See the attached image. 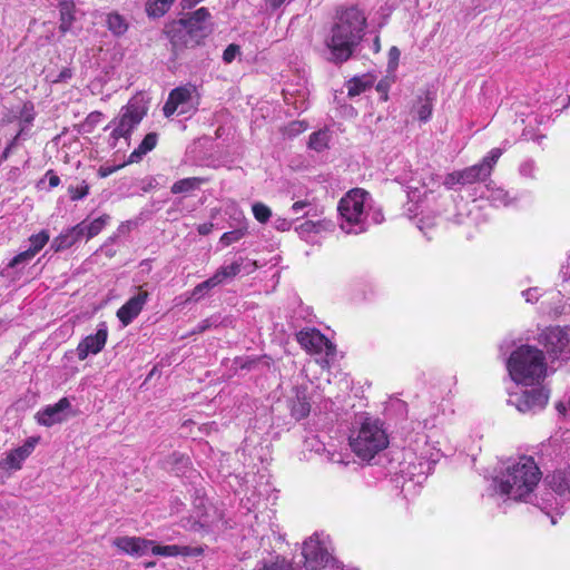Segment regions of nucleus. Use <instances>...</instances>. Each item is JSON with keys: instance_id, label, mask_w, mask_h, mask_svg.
<instances>
[{"instance_id": "nucleus-1", "label": "nucleus", "mask_w": 570, "mask_h": 570, "mask_svg": "<svg viewBox=\"0 0 570 570\" xmlns=\"http://www.w3.org/2000/svg\"><path fill=\"white\" fill-rule=\"evenodd\" d=\"M366 28V18L356 7L336 12L330 36L325 40L335 63L346 62L361 43Z\"/></svg>"}, {"instance_id": "nucleus-2", "label": "nucleus", "mask_w": 570, "mask_h": 570, "mask_svg": "<svg viewBox=\"0 0 570 570\" xmlns=\"http://www.w3.org/2000/svg\"><path fill=\"white\" fill-rule=\"evenodd\" d=\"M540 479L541 472L534 460L531 456H522L519 462L507 469L499 483V491L514 500H521L535 489Z\"/></svg>"}, {"instance_id": "nucleus-3", "label": "nucleus", "mask_w": 570, "mask_h": 570, "mask_svg": "<svg viewBox=\"0 0 570 570\" xmlns=\"http://www.w3.org/2000/svg\"><path fill=\"white\" fill-rule=\"evenodd\" d=\"M507 366L511 379L518 384L539 382L547 373L543 351L531 345H521L514 350Z\"/></svg>"}, {"instance_id": "nucleus-4", "label": "nucleus", "mask_w": 570, "mask_h": 570, "mask_svg": "<svg viewBox=\"0 0 570 570\" xmlns=\"http://www.w3.org/2000/svg\"><path fill=\"white\" fill-rule=\"evenodd\" d=\"M350 445L357 458L371 461L389 445V436L377 420L366 417L350 436Z\"/></svg>"}, {"instance_id": "nucleus-5", "label": "nucleus", "mask_w": 570, "mask_h": 570, "mask_svg": "<svg viewBox=\"0 0 570 570\" xmlns=\"http://www.w3.org/2000/svg\"><path fill=\"white\" fill-rule=\"evenodd\" d=\"M147 112V106L137 99H130L127 105L122 106L119 116L112 120L115 126L110 138L114 140V145L121 138L130 140L131 134Z\"/></svg>"}, {"instance_id": "nucleus-6", "label": "nucleus", "mask_w": 570, "mask_h": 570, "mask_svg": "<svg viewBox=\"0 0 570 570\" xmlns=\"http://www.w3.org/2000/svg\"><path fill=\"white\" fill-rule=\"evenodd\" d=\"M296 341L299 346L308 354H323L325 357L321 362L323 368H330V362L336 356V345L331 342L320 330L315 327H305L296 333Z\"/></svg>"}, {"instance_id": "nucleus-7", "label": "nucleus", "mask_w": 570, "mask_h": 570, "mask_svg": "<svg viewBox=\"0 0 570 570\" xmlns=\"http://www.w3.org/2000/svg\"><path fill=\"white\" fill-rule=\"evenodd\" d=\"M538 342L550 358H570V326H548L539 333Z\"/></svg>"}, {"instance_id": "nucleus-8", "label": "nucleus", "mask_w": 570, "mask_h": 570, "mask_svg": "<svg viewBox=\"0 0 570 570\" xmlns=\"http://www.w3.org/2000/svg\"><path fill=\"white\" fill-rule=\"evenodd\" d=\"M368 195V191L363 188H353L341 198L337 209L348 224L357 225L363 222L365 200Z\"/></svg>"}, {"instance_id": "nucleus-9", "label": "nucleus", "mask_w": 570, "mask_h": 570, "mask_svg": "<svg viewBox=\"0 0 570 570\" xmlns=\"http://www.w3.org/2000/svg\"><path fill=\"white\" fill-rule=\"evenodd\" d=\"M165 33L169 38L175 57H177L184 49L194 48L202 42V39L191 35L186 28H184L183 22H177L176 20L166 26Z\"/></svg>"}, {"instance_id": "nucleus-10", "label": "nucleus", "mask_w": 570, "mask_h": 570, "mask_svg": "<svg viewBox=\"0 0 570 570\" xmlns=\"http://www.w3.org/2000/svg\"><path fill=\"white\" fill-rule=\"evenodd\" d=\"M302 554L304 557V566L307 570H320L324 568L330 560L326 548L316 535H312L304 541Z\"/></svg>"}, {"instance_id": "nucleus-11", "label": "nucleus", "mask_w": 570, "mask_h": 570, "mask_svg": "<svg viewBox=\"0 0 570 570\" xmlns=\"http://www.w3.org/2000/svg\"><path fill=\"white\" fill-rule=\"evenodd\" d=\"M108 340V330L105 323L100 325L95 334L87 335L79 342L76 348L79 361H85L90 354L101 352Z\"/></svg>"}, {"instance_id": "nucleus-12", "label": "nucleus", "mask_w": 570, "mask_h": 570, "mask_svg": "<svg viewBox=\"0 0 570 570\" xmlns=\"http://www.w3.org/2000/svg\"><path fill=\"white\" fill-rule=\"evenodd\" d=\"M549 401V392L543 387H534L523 391L515 400V406L521 413L542 410Z\"/></svg>"}, {"instance_id": "nucleus-13", "label": "nucleus", "mask_w": 570, "mask_h": 570, "mask_svg": "<svg viewBox=\"0 0 570 570\" xmlns=\"http://www.w3.org/2000/svg\"><path fill=\"white\" fill-rule=\"evenodd\" d=\"M148 297L149 293L139 286L138 293L118 308L116 315L124 326L129 325L140 314Z\"/></svg>"}, {"instance_id": "nucleus-14", "label": "nucleus", "mask_w": 570, "mask_h": 570, "mask_svg": "<svg viewBox=\"0 0 570 570\" xmlns=\"http://www.w3.org/2000/svg\"><path fill=\"white\" fill-rule=\"evenodd\" d=\"M196 90L195 86L185 85L174 88L163 107V112L166 118H170L179 108L190 101L193 92Z\"/></svg>"}, {"instance_id": "nucleus-15", "label": "nucleus", "mask_w": 570, "mask_h": 570, "mask_svg": "<svg viewBox=\"0 0 570 570\" xmlns=\"http://www.w3.org/2000/svg\"><path fill=\"white\" fill-rule=\"evenodd\" d=\"M39 438H29L23 445L9 451L2 461V465L7 470H20L22 462L33 452Z\"/></svg>"}, {"instance_id": "nucleus-16", "label": "nucleus", "mask_w": 570, "mask_h": 570, "mask_svg": "<svg viewBox=\"0 0 570 570\" xmlns=\"http://www.w3.org/2000/svg\"><path fill=\"white\" fill-rule=\"evenodd\" d=\"M153 540H148L141 537H118L114 540V546L122 552L140 557L146 554L150 550Z\"/></svg>"}, {"instance_id": "nucleus-17", "label": "nucleus", "mask_w": 570, "mask_h": 570, "mask_svg": "<svg viewBox=\"0 0 570 570\" xmlns=\"http://www.w3.org/2000/svg\"><path fill=\"white\" fill-rule=\"evenodd\" d=\"M70 401L67 397L60 399L56 404L48 405L36 415L39 424L52 426L63 421L62 411L70 407Z\"/></svg>"}, {"instance_id": "nucleus-18", "label": "nucleus", "mask_w": 570, "mask_h": 570, "mask_svg": "<svg viewBox=\"0 0 570 570\" xmlns=\"http://www.w3.org/2000/svg\"><path fill=\"white\" fill-rule=\"evenodd\" d=\"M210 17V13L207 8L202 7L190 13L187 18H181L176 20L177 22H183L184 28H186L191 35L198 37L199 39H204L206 37L205 33V22Z\"/></svg>"}, {"instance_id": "nucleus-19", "label": "nucleus", "mask_w": 570, "mask_h": 570, "mask_svg": "<svg viewBox=\"0 0 570 570\" xmlns=\"http://www.w3.org/2000/svg\"><path fill=\"white\" fill-rule=\"evenodd\" d=\"M158 139H159V136L157 132H148L142 138V140L140 141L138 147L130 153V155L127 159V164L139 163L146 154H148L149 151H151L156 148V146L158 144Z\"/></svg>"}, {"instance_id": "nucleus-20", "label": "nucleus", "mask_w": 570, "mask_h": 570, "mask_svg": "<svg viewBox=\"0 0 570 570\" xmlns=\"http://www.w3.org/2000/svg\"><path fill=\"white\" fill-rule=\"evenodd\" d=\"M547 481L558 494L570 493V469L554 471L547 476Z\"/></svg>"}, {"instance_id": "nucleus-21", "label": "nucleus", "mask_w": 570, "mask_h": 570, "mask_svg": "<svg viewBox=\"0 0 570 570\" xmlns=\"http://www.w3.org/2000/svg\"><path fill=\"white\" fill-rule=\"evenodd\" d=\"M106 27L117 38L122 37L129 29L128 19L118 11H111L106 14Z\"/></svg>"}, {"instance_id": "nucleus-22", "label": "nucleus", "mask_w": 570, "mask_h": 570, "mask_svg": "<svg viewBox=\"0 0 570 570\" xmlns=\"http://www.w3.org/2000/svg\"><path fill=\"white\" fill-rule=\"evenodd\" d=\"M433 96L430 91H425L423 96H419L416 102L412 107V111L417 115L420 121L430 120L433 111Z\"/></svg>"}, {"instance_id": "nucleus-23", "label": "nucleus", "mask_w": 570, "mask_h": 570, "mask_svg": "<svg viewBox=\"0 0 570 570\" xmlns=\"http://www.w3.org/2000/svg\"><path fill=\"white\" fill-rule=\"evenodd\" d=\"M60 24L59 29L62 33L70 30L76 20V4L73 0H61L59 2Z\"/></svg>"}, {"instance_id": "nucleus-24", "label": "nucleus", "mask_w": 570, "mask_h": 570, "mask_svg": "<svg viewBox=\"0 0 570 570\" xmlns=\"http://www.w3.org/2000/svg\"><path fill=\"white\" fill-rule=\"evenodd\" d=\"M461 173L462 185H471L476 181H484L489 178V169L484 165L466 167Z\"/></svg>"}, {"instance_id": "nucleus-25", "label": "nucleus", "mask_w": 570, "mask_h": 570, "mask_svg": "<svg viewBox=\"0 0 570 570\" xmlns=\"http://www.w3.org/2000/svg\"><path fill=\"white\" fill-rule=\"evenodd\" d=\"M374 77L371 75H363L361 77H353L346 83L347 95L355 97L371 88L374 83Z\"/></svg>"}, {"instance_id": "nucleus-26", "label": "nucleus", "mask_w": 570, "mask_h": 570, "mask_svg": "<svg viewBox=\"0 0 570 570\" xmlns=\"http://www.w3.org/2000/svg\"><path fill=\"white\" fill-rule=\"evenodd\" d=\"M208 178L205 177H188L183 178L174 183L170 187V191L174 195L189 193L199 188L200 185L206 184Z\"/></svg>"}, {"instance_id": "nucleus-27", "label": "nucleus", "mask_w": 570, "mask_h": 570, "mask_svg": "<svg viewBox=\"0 0 570 570\" xmlns=\"http://www.w3.org/2000/svg\"><path fill=\"white\" fill-rule=\"evenodd\" d=\"M240 271L242 262L236 261L229 265L220 266L210 278L215 282V285L218 286L226 279L237 276Z\"/></svg>"}, {"instance_id": "nucleus-28", "label": "nucleus", "mask_w": 570, "mask_h": 570, "mask_svg": "<svg viewBox=\"0 0 570 570\" xmlns=\"http://www.w3.org/2000/svg\"><path fill=\"white\" fill-rule=\"evenodd\" d=\"M175 1L176 0H148L145 7L146 13L150 18H160L169 11Z\"/></svg>"}, {"instance_id": "nucleus-29", "label": "nucleus", "mask_w": 570, "mask_h": 570, "mask_svg": "<svg viewBox=\"0 0 570 570\" xmlns=\"http://www.w3.org/2000/svg\"><path fill=\"white\" fill-rule=\"evenodd\" d=\"M311 412V404L305 394L297 395L291 406L292 416L296 420H302L308 416Z\"/></svg>"}, {"instance_id": "nucleus-30", "label": "nucleus", "mask_w": 570, "mask_h": 570, "mask_svg": "<svg viewBox=\"0 0 570 570\" xmlns=\"http://www.w3.org/2000/svg\"><path fill=\"white\" fill-rule=\"evenodd\" d=\"M216 287L215 282L209 277L208 279L197 284L193 291L190 292L189 297L186 302H199L203 297H205L210 289Z\"/></svg>"}, {"instance_id": "nucleus-31", "label": "nucleus", "mask_w": 570, "mask_h": 570, "mask_svg": "<svg viewBox=\"0 0 570 570\" xmlns=\"http://www.w3.org/2000/svg\"><path fill=\"white\" fill-rule=\"evenodd\" d=\"M262 570H297L291 560L283 556H276L269 561L263 563Z\"/></svg>"}, {"instance_id": "nucleus-32", "label": "nucleus", "mask_w": 570, "mask_h": 570, "mask_svg": "<svg viewBox=\"0 0 570 570\" xmlns=\"http://www.w3.org/2000/svg\"><path fill=\"white\" fill-rule=\"evenodd\" d=\"M330 136L326 130L313 132L308 139V147L316 151H323L328 147Z\"/></svg>"}, {"instance_id": "nucleus-33", "label": "nucleus", "mask_w": 570, "mask_h": 570, "mask_svg": "<svg viewBox=\"0 0 570 570\" xmlns=\"http://www.w3.org/2000/svg\"><path fill=\"white\" fill-rule=\"evenodd\" d=\"M50 235L48 230H41L29 237L30 247L28 248L36 256L49 242Z\"/></svg>"}, {"instance_id": "nucleus-34", "label": "nucleus", "mask_w": 570, "mask_h": 570, "mask_svg": "<svg viewBox=\"0 0 570 570\" xmlns=\"http://www.w3.org/2000/svg\"><path fill=\"white\" fill-rule=\"evenodd\" d=\"M150 551L153 554L163 556V557H176L181 556V547L171 544V546H160L153 541L150 544Z\"/></svg>"}, {"instance_id": "nucleus-35", "label": "nucleus", "mask_w": 570, "mask_h": 570, "mask_svg": "<svg viewBox=\"0 0 570 570\" xmlns=\"http://www.w3.org/2000/svg\"><path fill=\"white\" fill-rule=\"evenodd\" d=\"M110 219V216L107 214L101 215L100 217L94 219L87 227H86V236L88 239L97 236L106 226L108 220Z\"/></svg>"}, {"instance_id": "nucleus-36", "label": "nucleus", "mask_w": 570, "mask_h": 570, "mask_svg": "<svg viewBox=\"0 0 570 570\" xmlns=\"http://www.w3.org/2000/svg\"><path fill=\"white\" fill-rule=\"evenodd\" d=\"M308 128V125L306 121H303V120H295V121H292L289 122L285 129H284V134L289 137V138H293V137H296L298 136L299 134L304 132L305 130H307Z\"/></svg>"}, {"instance_id": "nucleus-37", "label": "nucleus", "mask_w": 570, "mask_h": 570, "mask_svg": "<svg viewBox=\"0 0 570 570\" xmlns=\"http://www.w3.org/2000/svg\"><path fill=\"white\" fill-rule=\"evenodd\" d=\"M252 209L255 219L259 223H266L272 216L269 207H267L263 203L254 204Z\"/></svg>"}, {"instance_id": "nucleus-38", "label": "nucleus", "mask_w": 570, "mask_h": 570, "mask_svg": "<svg viewBox=\"0 0 570 570\" xmlns=\"http://www.w3.org/2000/svg\"><path fill=\"white\" fill-rule=\"evenodd\" d=\"M89 185L83 180L80 186H69L68 193L72 202L85 198L89 194Z\"/></svg>"}, {"instance_id": "nucleus-39", "label": "nucleus", "mask_w": 570, "mask_h": 570, "mask_svg": "<svg viewBox=\"0 0 570 570\" xmlns=\"http://www.w3.org/2000/svg\"><path fill=\"white\" fill-rule=\"evenodd\" d=\"M501 156H502V149L493 148L490 150L489 155L485 156L482 159V161L479 164V165H484L489 169V177L491 176L492 169Z\"/></svg>"}, {"instance_id": "nucleus-40", "label": "nucleus", "mask_w": 570, "mask_h": 570, "mask_svg": "<svg viewBox=\"0 0 570 570\" xmlns=\"http://www.w3.org/2000/svg\"><path fill=\"white\" fill-rule=\"evenodd\" d=\"M33 257H35V255L32 254V252H30L29 249L23 250V252L19 253L18 255H16L8 263V267L14 268V267L19 266L20 264L30 262Z\"/></svg>"}, {"instance_id": "nucleus-41", "label": "nucleus", "mask_w": 570, "mask_h": 570, "mask_svg": "<svg viewBox=\"0 0 570 570\" xmlns=\"http://www.w3.org/2000/svg\"><path fill=\"white\" fill-rule=\"evenodd\" d=\"M244 236V232L240 229L226 232L220 237V243L225 246H229L233 243L238 242Z\"/></svg>"}, {"instance_id": "nucleus-42", "label": "nucleus", "mask_w": 570, "mask_h": 570, "mask_svg": "<svg viewBox=\"0 0 570 570\" xmlns=\"http://www.w3.org/2000/svg\"><path fill=\"white\" fill-rule=\"evenodd\" d=\"M73 244V240L68 235H60L59 237L55 238L52 242V247L56 252L66 249L70 247Z\"/></svg>"}, {"instance_id": "nucleus-43", "label": "nucleus", "mask_w": 570, "mask_h": 570, "mask_svg": "<svg viewBox=\"0 0 570 570\" xmlns=\"http://www.w3.org/2000/svg\"><path fill=\"white\" fill-rule=\"evenodd\" d=\"M443 184H444V186L448 189H452L453 186L456 185V184H461L462 185V179H461L460 170H455V171L449 173L445 176Z\"/></svg>"}, {"instance_id": "nucleus-44", "label": "nucleus", "mask_w": 570, "mask_h": 570, "mask_svg": "<svg viewBox=\"0 0 570 570\" xmlns=\"http://www.w3.org/2000/svg\"><path fill=\"white\" fill-rule=\"evenodd\" d=\"M401 51L397 47L393 46L389 50V68L395 70L399 66Z\"/></svg>"}, {"instance_id": "nucleus-45", "label": "nucleus", "mask_w": 570, "mask_h": 570, "mask_svg": "<svg viewBox=\"0 0 570 570\" xmlns=\"http://www.w3.org/2000/svg\"><path fill=\"white\" fill-rule=\"evenodd\" d=\"M238 52L239 46L230 43L223 52V60L227 63H230L235 59L236 53Z\"/></svg>"}, {"instance_id": "nucleus-46", "label": "nucleus", "mask_w": 570, "mask_h": 570, "mask_svg": "<svg viewBox=\"0 0 570 570\" xmlns=\"http://www.w3.org/2000/svg\"><path fill=\"white\" fill-rule=\"evenodd\" d=\"M102 117L104 114L101 111H92L86 117L85 125L90 128H95L100 122Z\"/></svg>"}, {"instance_id": "nucleus-47", "label": "nucleus", "mask_w": 570, "mask_h": 570, "mask_svg": "<svg viewBox=\"0 0 570 570\" xmlns=\"http://www.w3.org/2000/svg\"><path fill=\"white\" fill-rule=\"evenodd\" d=\"M389 90H390V81L387 79H382L377 82L376 91L381 95V98L383 101H387Z\"/></svg>"}, {"instance_id": "nucleus-48", "label": "nucleus", "mask_w": 570, "mask_h": 570, "mask_svg": "<svg viewBox=\"0 0 570 570\" xmlns=\"http://www.w3.org/2000/svg\"><path fill=\"white\" fill-rule=\"evenodd\" d=\"M267 358L266 355L264 356H256V357H248L242 363H239V367L242 370H250L255 367L258 363H261L263 360Z\"/></svg>"}, {"instance_id": "nucleus-49", "label": "nucleus", "mask_w": 570, "mask_h": 570, "mask_svg": "<svg viewBox=\"0 0 570 570\" xmlns=\"http://www.w3.org/2000/svg\"><path fill=\"white\" fill-rule=\"evenodd\" d=\"M204 553V548L202 547H181V556H194L199 557Z\"/></svg>"}, {"instance_id": "nucleus-50", "label": "nucleus", "mask_w": 570, "mask_h": 570, "mask_svg": "<svg viewBox=\"0 0 570 570\" xmlns=\"http://www.w3.org/2000/svg\"><path fill=\"white\" fill-rule=\"evenodd\" d=\"M126 165H128L127 161L121 164V165H119V166H114V167H104V166H101L99 168V170H98V174H99L100 177L105 178V177L114 174L116 170L125 167Z\"/></svg>"}, {"instance_id": "nucleus-51", "label": "nucleus", "mask_w": 570, "mask_h": 570, "mask_svg": "<svg viewBox=\"0 0 570 570\" xmlns=\"http://www.w3.org/2000/svg\"><path fill=\"white\" fill-rule=\"evenodd\" d=\"M72 77V70L70 68H63L58 77L52 80L53 83L65 82Z\"/></svg>"}, {"instance_id": "nucleus-52", "label": "nucleus", "mask_w": 570, "mask_h": 570, "mask_svg": "<svg viewBox=\"0 0 570 570\" xmlns=\"http://www.w3.org/2000/svg\"><path fill=\"white\" fill-rule=\"evenodd\" d=\"M296 230H298L301 233H312V232H315L316 230V223H314L312 220H306L303 224H301L296 228Z\"/></svg>"}, {"instance_id": "nucleus-53", "label": "nucleus", "mask_w": 570, "mask_h": 570, "mask_svg": "<svg viewBox=\"0 0 570 570\" xmlns=\"http://www.w3.org/2000/svg\"><path fill=\"white\" fill-rule=\"evenodd\" d=\"M213 326V323L210 322L209 318H206L204 321H202L197 327L195 330H193L191 334H200V333H204L205 331L209 330L210 327Z\"/></svg>"}, {"instance_id": "nucleus-54", "label": "nucleus", "mask_w": 570, "mask_h": 570, "mask_svg": "<svg viewBox=\"0 0 570 570\" xmlns=\"http://www.w3.org/2000/svg\"><path fill=\"white\" fill-rule=\"evenodd\" d=\"M46 175H47V176H48V178H49V186H50L51 188H55V187L59 186V184H60V178H59V176H58V175H56V174L53 173V170H51V169H50V170H48Z\"/></svg>"}, {"instance_id": "nucleus-55", "label": "nucleus", "mask_w": 570, "mask_h": 570, "mask_svg": "<svg viewBox=\"0 0 570 570\" xmlns=\"http://www.w3.org/2000/svg\"><path fill=\"white\" fill-rule=\"evenodd\" d=\"M213 227H214L213 223H204V224L198 225L197 232L199 233V235L205 236V235H208L212 233Z\"/></svg>"}, {"instance_id": "nucleus-56", "label": "nucleus", "mask_w": 570, "mask_h": 570, "mask_svg": "<svg viewBox=\"0 0 570 570\" xmlns=\"http://www.w3.org/2000/svg\"><path fill=\"white\" fill-rule=\"evenodd\" d=\"M307 206H309L308 200H298L292 205V209H293V212L298 213L301 209H303Z\"/></svg>"}, {"instance_id": "nucleus-57", "label": "nucleus", "mask_w": 570, "mask_h": 570, "mask_svg": "<svg viewBox=\"0 0 570 570\" xmlns=\"http://www.w3.org/2000/svg\"><path fill=\"white\" fill-rule=\"evenodd\" d=\"M373 50L374 52H379L381 50V39L379 36H376L374 38V41H373Z\"/></svg>"}, {"instance_id": "nucleus-58", "label": "nucleus", "mask_w": 570, "mask_h": 570, "mask_svg": "<svg viewBox=\"0 0 570 570\" xmlns=\"http://www.w3.org/2000/svg\"><path fill=\"white\" fill-rule=\"evenodd\" d=\"M273 9L279 8L286 0H268Z\"/></svg>"}, {"instance_id": "nucleus-59", "label": "nucleus", "mask_w": 570, "mask_h": 570, "mask_svg": "<svg viewBox=\"0 0 570 570\" xmlns=\"http://www.w3.org/2000/svg\"><path fill=\"white\" fill-rule=\"evenodd\" d=\"M281 227L283 230L287 229L288 228V223L286 220H284L282 224H281Z\"/></svg>"}, {"instance_id": "nucleus-60", "label": "nucleus", "mask_w": 570, "mask_h": 570, "mask_svg": "<svg viewBox=\"0 0 570 570\" xmlns=\"http://www.w3.org/2000/svg\"><path fill=\"white\" fill-rule=\"evenodd\" d=\"M155 564H156V563H155L154 561H150V562H147L145 566H146L147 568H149V567H154Z\"/></svg>"}]
</instances>
